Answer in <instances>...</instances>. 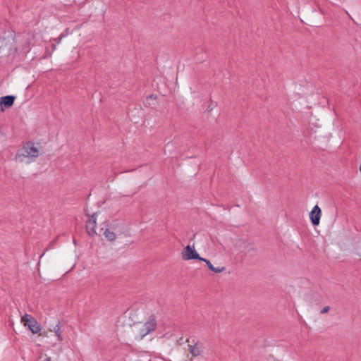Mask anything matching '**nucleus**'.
I'll list each match as a JSON object with an SVG mask.
<instances>
[{
  "mask_svg": "<svg viewBox=\"0 0 361 361\" xmlns=\"http://www.w3.org/2000/svg\"><path fill=\"white\" fill-rule=\"evenodd\" d=\"M61 41V38L57 39V42H59Z\"/></svg>",
  "mask_w": 361,
  "mask_h": 361,
  "instance_id": "nucleus-15",
  "label": "nucleus"
},
{
  "mask_svg": "<svg viewBox=\"0 0 361 361\" xmlns=\"http://www.w3.org/2000/svg\"><path fill=\"white\" fill-rule=\"evenodd\" d=\"M39 155V150L34 143L27 142L20 149L16 155V159L20 162L30 163Z\"/></svg>",
  "mask_w": 361,
  "mask_h": 361,
  "instance_id": "nucleus-2",
  "label": "nucleus"
},
{
  "mask_svg": "<svg viewBox=\"0 0 361 361\" xmlns=\"http://www.w3.org/2000/svg\"><path fill=\"white\" fill-rule=\"evenodd\" d=\"M50 331L55 333L59 341H62L63 340L62 336L61 323L60 321H58L56 325L50 329Z\"/></svg>",
  "mask_w": 361,
  "mask_h": 361,
  "instance_id": "nucleus-9",
  "label": "nucleus"
},
{
  "mask_svg": "<svg viewBox=\"0 0 361 361\" xmlns=\"http://www.w3.org/2000/svg\"><path fill=\"white\" fill-rule=\"evenodd\" d=\"M188 351L192 357H197L200 355L202 352V345L198 343H196L194 345H189Z\"/></svg>",
  "mask_w": 361,
  "mask_h": 361,
  "instance_id": "nucleus-7",
  "label": "nucleus"
},
{
  "mask_svg": "<svg viewBox=\"0 0 361 361\" xmlns=\"http://www.w3.org/2000/svg\"><path fill=\"white\" fill-rule=\"evenodd\" d=\"M15 99L16 97L13 95L1 97L0 98V105L6 108L11 107L13 104Z\"/></svg>",
  "mask_w": 361,
  "mask_h": 361,
  "instance_id": "nucleus-8",
  "label": "nucleus"
},
{
  "mask_svg": "<svg viewBox=\"0 0 361 361\" xmlns=\"http://www.w3.org/2000/svg\"><path fill=\"white\" fill-rule=\"evenodd\" d=\"M61 41V38L57 39V42H59Z\"/></svg>",
  "mask_w": 361,
  "mask_h": 361,
  "instance_id": "nucleus-16",
  "label": "nucleus"
},
{
  "mask_svg": "<svg viewBox=\"0 0 361 361\" xmlns=\"http://www.w3.org/2000/svg\"><path fill=\"white\" fill-rule=\"evenodd\" d=\"M200 261H203L208 266V268L211 270V271H213L214 268H215V267H214L212 265V264L210 262L209 260L207 259H204V258H202V259H201Z\"/></svg>",
  "mask_w": 361,
  "mask_h": 361,
  "instance_id": "nucleus-11",
  "label": "nucleus"
},
{
  "mask_svg": "<svg viewBox=\"0 0 361 361\" xmlns=\"http://www.w3.org/2000/svg\"><path fill=\"white\" fill-rule=\"evenodd\" d=\"M157 328L154 315H150L147 321L137 322L132 326V332L135 340H142L145 336L154 331Z\"/></svg>",
  "mask_w": 361,
  "mask_h": 361,
  "instance_id": "nucleus-1",
  "label": "nucleus"
},
{
  "mask_svg": "<svg viewBox=\"0 0 361 361\" xmlns=\"http://www.w3.org/2000/svg\"><path fill=\"white\" fill-rule=\"evenodd\" d=\"M322 210L318 205H315L310 213V218L314 226H318L320 222Z\"/></svg>",
  "mask_w": 361,
  "mask_h": 361,
  "instance_id": "nucleus-5",
  "label": "nucleus"
},
{
  "mask_svg": "<svg viewBox=\"0 0 361 361\" xmlns=\"http://www.w3.org/2000/svg\"><path fill=\"white\" fill-rule=\"evenodd\" d=\"M181 257L183 260L202 259V257H200L199 254L196 252L195 246H190L189 245L183 248L181 252Z\"/></svg>",
  "mask_w": 361,
  "mask_h": 361,
  "instance_id": "nucleus-4",
  "label": "nucleus"
},
{
  "mask_svg": "<svg viewBox=\"0 0 361 361\" xmlns=\"http://www.w3.org/2000/svg\"><path fill=\"white\" fill-rule=\"evenodd\" d=\"M21 322L25 326H27L32 334H38L41 331V327L37 321L30 314H25L21 317Z\"/></svg>",
  "mask_w": 361,
  "mask_h": 361,
  "instance_id": "nucleus-3",
  "label": "nucleus"
},
{
  "mask_svg": "<svg viewBox=\"0 0 361 361\" xmlns=\"http://www.w3.org/2000/svg\"><path fill=\"white\" fill-rule=\"evenodd\" d=\"M225 269H226L224 267H218L214 268L212 271H214V273H221V272L224 271Z\"/></svg>",
  "mask_w": 361,
  "mask_h": 361,
  "instance_id": "nucleus-12",
  "label": "nucleus"
},
{
  "mask_svg": "<svg viewBox=\"0 0 361 361\" xmlns=\"http://www.w3.org/2000/svg\"><path fill=\"white\" fill-rule=\"evenodd\" d=\"M105 238L109 241H114L116 239V234L110 231L109 228H106L103 233Z\"/></svg>",
  "mask_w": 361,
  "mask_h": 361,
  "instance_id": "nucleus-10",
  "label": "nucleus"
},
{
  "mask_svg": "<svg viewBox=\"0 0 361 361\" xmlns=\"http://www.w3.org/2000/svg\"><path fill=\"white\" fill-rule=\"evenodd\" d=\"M44 255V252L42 253V255H41L40 258L42 257Z\"/></svg>",
  "mask_w": 361,
  "mask_h": 361,
  "instance_id": "nucleus-14",
  "label": "nucleus"
},
{
  "mask_svg": "<svg viewBox=\"0 0 361 361\" xmlns=\"http://www.w3.org/2000/svg\"><path fill=\"white\" fill-rule=\"evenodd\" d=\"M360 260L361 261V258L360 259Z\"/></svg>",
  "mask_w": 361,
  "mask_h": 361,
  "instance_id": "nucleus-17",
  "label": "nucleus"
},
{
  "mask_svg": "<svg viewBox=\"0 0 361 361\" xmlns=\"http://www.w3.org/2000/svg\"><path fill=\"white\" fill-rule=\"evenodd\" d=\"M330 310L329 306H326L321 310V314H326Z\"/></svg>",
  "mask_w": 361,
  "mask_h": 361,
  "instance_id": "nucleus-13",
  "label": "nucleus"
},
{
  "mask_svg": "<svg viewBox=\"0 0 361 361\" xmlns=\"http://www.w3.org/2000/svg\"><path fill=\"white\" fill-rule=\"evenodd\" d=\"M96 225V217L92 216L86 223V229L90 235H94L97 234L95 231Z\"/></svg>",
  "mask_w": 361,
  "mask_h": 361,
  "instance_id": "nucleus-6",
  "label": "nucleus"
}]
</instances>
